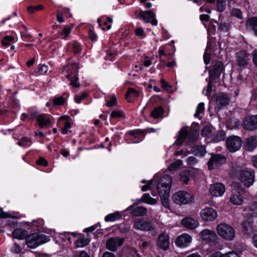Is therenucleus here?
I'll return each instance as SVG.
<instances>
[{
    "label": "nucleus",
    "mask_w": 257,
    "mask_h": 257,
    "mask_svg": "<svg viewBox=\"0 0 257 257\" xmlns=\"http://www.w3.org/2000/svg\"><path fill=\"white\" fill-rule=\"evenodd\" d=\"M244 189L239 183H234L232 185V190L229 196L230 202L234 205H241L244 201Z\"/></svg>",
    "instance_id": "nucleus-1"
},
{
    "label": "nucleus",
    "mask_w": 257,
    "mask_h": 257,
    "mask_svg": "<svg viewBox=\"0 0 257 257\" xmlns=\"http://www.w3.org/2000/svg\"><path fill=\"white\" fill-rule=\"evenodd\" d=\"M78 67L76 64L65 66L63 70V72L65 71L67 73L66 77L70 81V85L76 88L80 87V84L78 82Z\"/></svg>",
    "instance_id": "nucleus-2"
},
{
    "label": "nucleus",
    "mask_w": 257,
    "mask_h": 257,
    "mask_svg": "<svg viewBox=\"0 0 257 257\" xmlns=\"http://www.w3.org/2000/svg\"><path fill=\"white\" fill-rule=\"evenodd\" d=\"M217 233L224 239L231 241L235 236V231L233 227L225 223L219 224L216 227Z\"/></svg>",
    "instance_id": "nucleus-3"
},
{
    "label": "nucleus",
    "mask_w": 257,
    "mask_h": 257,
    "mask_svg": "<svg viewBox=\"0 0 257 257\" xmlns=\"http://www.w3.org/2000/svg\"><path fill=\"white\" fill-rule=\"evenodd\" d=\"M49 240V237L46 235L35 233L28 235L26 241L29 248H34Z\"/></svg>",
    "instance_id": "nucleus-4"
},
{
    "label": "nucleus",
    "mask_w": 257,
    "mask_h": 257,
    "mask_svg": "<svg viewBox=\"0 0 257 257\" xmlns=\"http://www.w3.org/2000/svg\"><path fill=\"white\" fill-rule=\"evenodd\" d=\"M238 179L247 187L251 186L254 181V172L250 168H245L239 172Z\"/></svg>",
    "instance_id": "nucleus-5"
},
{
    "label": "nucleus",
    "mask_w": 257,
    "mask_h": 257,
    "mask_svg": "<svg viewBox=\"0 0 257 257\" xmlns=\"http://www.w3.org/2000/svg\"><path fill=\"white\" fill-rule=\"evenodd\" d=\"M172 183V177L168 175H164L161 179L157 185V189L159 196L165 195V191L168 192L169 195Z\"/></svg>",
    "instance_id": "nucleus-6"
},
{
    "label": "nucleus",
    "mask_w": 257,
    "mask_h": 257,
    "mask_svg": "<svg viewBox=\"0 0 257 257\" xmlns=\"http://www.w3.org/2000/svg\"><path fill=\"white\" fill-rule=\"evenodd\" d=\"M173 201L179 205L187 204L193 200L192 196L184 191L175 193L172 197Z\"/></svg>",
    "instance_id": "nucleus-7"
},
{
    "label": "nucleus",
    "mask_w": 257,
    "mask_h": 257,
    "mask_svg": "<svg viewBox=\"0 0 257 257\" xmlns=\"http://www.w3.org/2000/svg\"><path fill=\"white\" fill-rule=\"evenodd\" d=\"M242 141L240 138L235 136L228 137L226 141L227 150L231 153L235 152L241 147Z\"/></svg>",
    "instance_id": "nucleus-8"
},
{
    "label": "nucleus",
    "mask_w": 257,
    "mask_h": 257,
    "mask_svg": "<svg viewBox=\"0 0 257 257\" xmlns=\"http://www.w3.org/2000/svg\"><path fill=\"white\" fill-rule=\"evenodd\" d=\"M250 56L245 51H240L236 54V63L239 69L242 70L246 68L250 61Z\"/></svg>",
    "instance_id": "nucleus-9"
},
{
    "label": "nucleus",
    "mask_w": 257,
    "mask_h": 257,
    "mask_svg": "<svg viewBox=\"0 0 257 257\" xmlns=\"http://www.w3.org/2000/svg\"><path fill=\"white\" fill-rule=\"evenodd\" d=\"M135 14L137 15L138 18L143 19L145 23H151L154 26L157 25V20L155 19V15L152 11H136Z\"/></svg>",
    "instance_id": "nucleus-10"
},
{
    "label": "nucleus",
    "mask_w": 257,
    "mask_h": 257,
    "mask_svg": "<svg viewBox=\"0 0 257 257\" xmlns=\"http://www.w3.org/2000/svg\"><path fill=\"white\" fill-rule=\"evenodd\" d=\"M124 239L119 237H111L107 240L106 247L107 249L111 251H115L118 247L122 245Z\"/></svg>",
    "instance_id": "nucleus-11"
},
{
    "label": "nucleus",
    "mask_w": 257,
    "mask_h": 257,
    "mask_svg": "<svg viewBox=\"0 0 257 257\" xmlns=\"http://www.w3.org/2000/svg\"><path fill=\"white\" fill-rule=\"evenodd\" d=\"M215 109H220L229 104L230 99L226 93H221L214 96Z\"/></svg>",
    "instance_id": "nucleus-12"
},
{
    "label": "nucleus",
    "mask_w": 257,
    "mask_h": 257,
    "mask_svg": "<svg viewBox=\"0 0 257 257\" xmlns=\"http://www.w3.org/2000/svg\"><path fill=\"white\" fill-rule=\"evenodd\" d=\"M31 117L36 119L38 125L41 128H47L51 124L49 117L44 114L32 113Z\"/></svg>",
    "instance_id": "nucleus-13"
},
{
    "label": "nucleus",
    "mask_w": 257,
    "mask_h": 257,
    "mask_svg": "<svg viewBox=\"0 0 257 257\" xmlns=\"http://www.w3.org/2000/svg\"><path fill=\"white\" fill-rule=\"evenodd\" d=\"M200 216L204 221H212L217 218V213L213 208L208 207L204 208L201 211Z\"/></svg>",
    "instance_id": "nucleus-14"
},
{
    "label": "nucleus",
    "mask_w": 257,
    "mask_h": 257,
    "mask_svg": "<svg viewBox=\"0 0 257 257\" xmlns=\"http://www.w3.org/2000/svg\"><path fill=\"white\" fill-rule=\"evenodd\" d=\"M246 216L245 217V220L242 224L243 231L247 235H249L250 233L253 232L254 229L253 222L252 220V216H250L249 215H247V213L246 212Z\"/></svg>",
    "instance_id": "nucleus-15"
},
{
    "label": "nucleus",
    "mask_w": 257,
    "mask_h": 257,
    "mask_svg": "<svg viewBox=\"0 0 257 257\" xmlns=\"http://www.w3.org/2000/svg\"><path fill=\"white\" fill-rule=\"evenodd\" d=\"M170 237L166 233L160 234L157 239V245L163 250H167L170 246Z\"/></svg>",
    "instance_id": "nucleus-16"
},
{
    "label": "nucleus",
    "mask_w": 257,
    "mask_h": 257,
    "mask_svg": "<svg viewBox=\"0 0 257 257\" xmlns=\"http://www.w3.org/2000/svg\"><path fill=\"white\" fill-rule=\"evenodd\" d=\"M223 70V63L221 61H217L214 65L212 69L209 72L210 80H214L217 77H219Z\"/></svg>",
    "instance_id": "nucleus-17"
},
{
    "label": "nucleus",
    "mask_w": 257,
    "mask_h": 257,
    "mask_svg": "<svg viewBox=\"0 0 257 257\" xmlns=\"http://www.w3.org/2000/svg\"><path fill=\"white\" fill-rule=\"evenodd\" d=\"M243 126L250 131L257 130V114L246 117L243 121Z\"/></svg>",
    "instance_id": "nucleus-18"
},
{
    "label": "nucleus",
    "mask_w": 257,
    "mask_h": 257,
    "mask_svg": "<svg viewBox=\"0 0 257 257\" xmlns=\"http://www.w3.org/2000/svg\"><path fill=\"white\" fill-rule=\"evenodd\" d=\"M134 227L137 229L143 231H149L153 229L151 222L143 220V219H137L134 221Z\"/></svg>",
    "instance_id": "nucleus-19"
},
{
    "label": "nucleus",
    "mask_w": 257,
    "mask_h": 257,
    "mask_svg": "<svg viewBox=\"0 0 257 257\" xmlns=\"http://www.w3.org/2000/svg\"><path fill=\"white\" fill-rule=\"evenodd\" d=\"M209 191L213 196H221L225 191V187L222 183H216L211 185Z\"/></svg>",
    "instance_id": "nucleus-20"
},
{
    "label": "nucleus",
    "mask_w": 257,
    "mask_h": 257,
    "mask_svg": "<svg viewBox=\"0 0 257 257\" xmlns=\"http://www.w3.org/2000/svg\"><path fill=\"white\" fill-rule=\"evenodd\" d=\"M126 210L130 211L131 214L134 216H142L147 212V209L145 207L135 205L129 206Z\"/></svg>",
    "instance_id": "nucleus-21"
},
{
    "label": "nucleus",
    "mask_w": 257,
    "mask_h": 257,
    "mask_svg": "<svg viewBox=\"0 0 257 257\" xmlns=\"http://www.w3.org/2000/svg\"><path fill=\"white\" fill-rule=\"evenodd\" d=\"M224 161L225 158L221 155L218 154L213 155L208 162V169L212 170Z\"/></svg>",
    "instance_id": "nucleus-22"
},
{
    "label": "nucleus",
    "mask_w": 257,
    "mask_h": 257,
    "mask_svg": "<svg viewBox=\"0 0 257 257\" xmlns=\"http://www.w3.org/2000/svg\"><path fill=\"white\" fill-rule=\"evenodd\" d=\"M192 241L191 236L186 233L179 236L175 240L177 246L179 247H186Z\"/></svg>",
    "instance_id": "nucleus-23"
},
{
    "label": "nucleus",
    "mask_w": 257,
    "mask_h": 257,
    "mask_svg": "<svg viewBox=\"0 0 257 257\" xmlns=\"http://www.w3.org/2000/svg\"><path fill=\"white\" fill-rule=\"evenodd\" d=\"M200 234L202 238L207 242H213L217 239V236L216 233L209 229H204L201 232Z\"/></svg>",
    "instance_id": "nucleus-24"
},
{
    "label": "nucleus",
    "mask_w": 257,
    "mask_h": 257,
    "mask_svg": "<svg viewBox=\"0 0 257 257\" xmlns=\"http://www.w3.org/2000/svg\"><path fill=\"white\" fill-rule=\"evenodd\" d=\"M182 225L189 229H194L199 225L198 221L192 217H186L182 220Z\"/></svg>",
    "instance_id": "nucleus-25"
},
{
    "label": "nucleus",
    "mask_w": 257,
    "mask_h": 257,
    "mask_svg": "<svg viewBox=\"0 0 257 257\" xmlns=\"http://www.w3.org/2000/svg\"><path fill=\"white\" fill-rule=\"evenodd\" d=\"M71 235L77 238V240L75 242V244L77 248L85 247L89 243V240L85 238L83 234H77L76 233L71 232Z\"/></svg>",
    "instance_id": "nucleus-26"
},
{
    "label": "nucleus",
    "mask_w": 257,
    "mask_h": 257,
    "mask_svg": "<svg viewBox=\"0 0 257 257\" xmlns=\"http://www.w3.org/2000/svg\"><path fill=\"white\" fill-rule=\"evenodd\" d=\"M257 147V137L251 136L246 139L244 148L245 150L252 151Z\"/></svg>",
    "instance_id": "nucleus-27"
},
{
    "label": "nucleus",
    "mask_w": 257,
    "mask_h": 257,
    "mask_svg": "<svg viewBox=\"0 0 257 257\" xmlns=\"http://www.w3.org/2000/svg\"><path fill=\"white\" fill-rule=\"evenodd\" d=\"M188 131L187 127H183L180 130L179 135L175 144L177 146H180L182 144L185 139L188 137Z\"/></svg>",
    "instance_id": "nucleus-28"
},
{
    "label": "nucleus",
    "mask_w": 257,
    "mask_h": 257,
    "mask_svg": "<svg viewBox=\"0 0 257 257\" xmlns=\"http://www.w3.org/2000/svg\"><path fill=\"white\" fill-rule=\"evenodd\" d=\"M68 49L72 51L74 54H77L81 53L82 47L79 43L74 41L68 45Z\"/></svg>",
    "instance_id": "nucleus-29"
},
{
    "label": "nucleus",
    "mask_w": 257,
    "mask_h": 257,
    "mask_svg": "<svg viewBox=\"0 0 257 257\" xmlns=\"http://www.w3.org/2000/svg\"><path fill=\"white\" fill-rule=\"evenodd\" d=\"M247 28L252 31L254 34L257 36V18L252 17L249 19L246 22Z\"/></svg>",
    "instance_id": "nucleus-30"
},
{
    "label": "nucleus",
    "mask_w": 257,
    "mask_h": 257,
    "mask_svg": "<svg viewBox=\"0 0 257 257\" xmlns=\"http://www.w3.org/2000/svg\"><path fill=\"white\" fill-rule=\"evenodd\" d=\"M12 235L14 238L19 239H23L28 236L27 231L21 228L15 229L12 233Z\"/></svg>",
    "instance_id": "nucleus-31"
},
{
    "label": "nucleus",
    "mask_w": 257,
    "mask_h": 257,
    "mask_svg": "<svg viewBox=\"0 0 257 257\" xmlns=\"http://www.w3.org/2000/svg\"><path fill=\"white\" fill-rule=\"evenodd\" d=\"M140 95L138 91L132 88H129L125 94L126 99L128 102H132L133 98H137Z\"/></svg>",
    "instance_id": "nucleus-32"
},
{
    "label": "nucleus",
    "mask_w": 257,
    "mask_h": 257,
    "mask_svg": "<svg viewBox=\"0 0 257 257\" xmlns=\"http://www.w3.org/2000/svg\"><path fill=\"white\" fill-rule=\"evenodd\" d=\"M14 41V37L12 36H6L3 37L2 40L1 41V44L6 47H8L9 45H11V50H14L15 49V46L13 45H11L12 43Z\"/></svg>",
    "instance_id": "nucleus-33"
},
{
    "label": "nucleus",
    "mask_w": 257,
    "mask_h": 257,
    "mask_svg": "<svg viewBox=\"0 0 257 257\" xmlns=\"http://www.w3.org/2000/svg\"><path fill=\"white\" fill-rule=\"evenodd\" d=\"M199 137V132L197 128H193L192 126L190 131H188V138L190 142L196 141Z\"/></svg>",
    "instance_id": "nucleus-34"
},
{
    "label": "nucleus",
    "mask_w": 257,
    "mask_h": 257,
    "mask_svg": "<svg viewBox=\"0 0 257 257\" xmlns=\"http://www.w3.org/2000/svg\"><path fill=\"white\" fill-rule=\"evenodd\" d=\"M121 217V213L119 211H116L107 215L104 220L106 222H113L120 219Z\"/></svg>",
    "instance_id": "nucleus-35"
},
{
    "label": "nucleus",
    "mask_w": 257,
    "mask_h": 257,
    "mask_svg": "<svg viewBox=\"0 0 257 257\" xmlns=\"http://www.w3.org/2000/svg\"><path fill=\"white\" fill-rule=\"evenodd\" d=\"M192 176L191 171L189 170L183 171L180 174V181L183 182V183L187 184Z\"/></svg>",
    "instance_id": "nucleus-36"
},
{
    "label": "nucleus",
    "mask_w": 257,
    "mask_h": 257,
    "mask_svg": "<svg viewBox=\"0 0 257 257\" xmlns=\"http://www.w3.org/2000/svg\"><path fill=\"white\" fill-rule=\"evenodd\" d=\"M192 152L196 156H203L206 154L205 148L200 145H196L192 147Z\"/></svg>",
    "instance_id": "nucleus-37"
},
{
    "label": "nucleus",
    "mask_w": 257,
    "mask_h": 257,
    "mask_svg": "<svg viewBox=\"0 0 257 257\" xmlns=\"http://www.w3.org/2000/svg\"><path fill=\"white\" fill-rule=\"evenodd\" d=\"M244 211L247 213V215L250 216H257V202L251 204L248 208L244 209Z\"/></svg>",
    "instance_id": "nucleus-38"
},
{
    "label": "nucleus",
    "mask_w": 257,
    "mask_h": 257,
    "mask_svg": "<svg viewBox=\"0 0 257 257\" xmlns=\"http://www.w3.org/2000/svg\"><path fill=\"white\" fill-rule=\"evenodd\" d=\"M164 113V109L162 106L156 107L151 112V115L154 118L161 117Z\"/></svg>",
    "instance_id": "nucleus-39"
},
{
    "label": "nucleus",
    "mask_w": 257,
    "mask_h": 257,
    "mask_svg": "<svg viewBox=\"0 0 257 257\" xmlns=\"http://www.w3.org/2000/svg\"><path fill=\"white\" fill-rule=\"evenodd\" d=\"M141 200L142 202L147 203L151 205H154L157 202V199L153 198L150 196V195L149 194L147 193H145L143 195Z\"/></svg>",
    "instance_id": "nucleus-40"
},
{
    "label": "nucleus",
    "mask_w": 257,
    "mask_h": 257,
    "mask_svg": "<svg viewBox=\"0 0 257 257\" xmlns=\"http://www.w3.org/2000/svg\"><path fill=\"white\" fill-rule=\"evenodd\" d=\"M213 130L214 128L213 127L209 125H205L202 128L201 135L202 136L210 137Z\"/></svg>",
    "instance_id": "nucleus-41"
},
{
    "label": "nucleus",
    "mask_w": 257,
    "mask_h": 257,
    "mask_svg": "<svg viewBox=\"0 0 257 257\" xmlns=\"http://www.w3.org/2000/svg\"><path fill=\"white\" fill-rule=\"evenodd\" d=\"M225 133L222 131H218L215 135L214 138V141L215 142H218L219 141H223L225 139Z\"/></svg>",
    "instance_id": "nucleus-42"
},
{
    "label": "nucleus",
    "mask_w": 257,
    "mask_h": 257,
    "mask_svg": "<svg viewBox=\"0 0 257 257\" xmlns=\"http://www.w3.org/2000/svg\"><path fill=\"white\" fill-rule=\"evenodd\" d=\"M32 143L30 138L28 137L22 138L18 143L20 146L27 147L30 146Z\"/></svg>",
    "instance_id": "nucleus-43"
},
{
    "label": "nucleus",
    "mask_w": 257,
    "mask_h": 257,
    "mask_svg": "<svg viewBox=\"0 0 257 257\" xmlns=\"http://www.w3.org/2000/svg\"><path fill=\"white\" fill-rule=\"evenodd\" d=\"M182 165V161L181 160H178L171 163L168 167V170L170 171H173L177 170Z\"/></svg>",
    "instance_id": "nucleus-44"
},
{
    "label": "nucleus",
    "mask_w": 257,
    "mask_h": 257,
    "mask_svg": "<svg viewBox=\"0 0 257 257\" xmlns=\"http://www.w3.org/2000/svg\"><path fill=\"white\" fill-rule=\"evenodd\" d=\"M165 193H164L165 195L163 196H160L161 197V199L163 205L168 208L169 207V195H168V192L165 191Z\"/></svg>",
    "instance_id": "nucleus-45"
},
{
    "label": "nucleus",
    "mask_w": 257,
    "mask_h": 257,
    "mask_svg": "<svg viewBox=\"0 0 257 257\" xmlns=\"http://www.w3.org/2000/svg\"><path fill=\"white\" fill-rule=\"evenodd\" d=\"M204 103L203 102H201L198 104L196 112L194 114V116L196 117H199L200 114H202L204 111Z\"/></svg>",
    "instance_id": "nucleus-46"
},
{
    "label": "nucleus",
    "mask_w": 257,
    "mask_h": 257,
    "mask_svg": "<svg viewBox=\"0 0 257 257\" xmlns=\"http://www.w3.org/2000/svg\"><path fill=\"white\" fill-rule=\"evenodd\" d=\"M117 100L115 95L112 94L110 96V99L106 101V105L107 107H111L116 105Z\"/></svg>",
    "instance_id": "nucleus-47"
},
{
    "label": "nucleus",
    "mask_w": 257,
    "mask_h": 257,
    "mask_svg": "<svg viewBox=\"0 0 257 257\" xmlns=\"http://www.w3.org/2000/svg\"><path fill=\"white\" fill-rule=\"evenodd\" d=\"M239 125V121L238 120L235 118H230L228 121V126H229L230 129L236 128L238 127Z\"/></svg>",
    "instance_id": "nucleus-48"
},
{
    "label": "nucleus",
    "mask_w": 257,
    "mask_h": 257,
    "mask_svg": "<svg viewBox=\"0 0 257 257\" xmlns=\"http://www.w3.org/2000/svg\"><path fill=\"white\" fill-rule=\"evenodd\" d=\"M230 14L232 16L236 17L238 19H241L242 18V12L238 9L233 8L230 11Z\"/></svg>",
    "instance_id": "nucleus-49"
},
{
    "label": "nucleus",
    "mask_w": 257,
    "mask_h": 257,
    "mask_svg": "<svg viewBox=\"0 0 257 257\" xmlns=\"http://www.w3.org/2000/svg\"><path fill=\"white\" fill-rule=\"evenodd\" d=\"M48 71V66L45 65H40L36 69L35 72L39 73L41 75H43Z\"/></svg>",
    "instance_id": "nucleus-50"
},
{
    "label": "nucleus",
    "mask_w": 257,
    "mask_h": 257,
    "mask_svg": "<svg viewBox=\"0 0 257 257\" xmlns=\"http://www.w3.org/2000/svg\"><path fill=\"white\" fill-rule=\"evenodd\" d=\"M230 27H231V26L229 23H226V22H223V23H220L219 24L218 29L221 31L227 32L229 31Z\"/></svg>",
    "instance_id": "nucleus-51"
},
{
    "label": "nucleus",
    "mask_w": 257,
    "mask_h": 257,
    "mask_svg": "<svg viewBox=\"0 0 257 257\" xmlns=\"http://www.w3.org/2000/svg\"><path fill=\"white\" fill-rule=\"evenodd\" d=\"M43 8L44 7L41 5L36 6H30L27 8V10L30 13H34L35 12L43 10Z\"/></svg>",
    "instance_id": "nucleus-52"
},
{
    "label": "nucleus",
    "mask_w": 257,
    "mask_h": 257,
    "mask_svg": "<svg viewBox=\"0 0 257 257\" xmlns=\"http://www.w3.org/2000/svg\"><path fill=\"white\" fill-rule=\"evenodd\" d=\"M226 0H217V7L219 12H222L224 11L225 7Z\"/></svg>",
    "instance_id": "nucleus-53"
},
{
    "label": "nucleus",
    "mask_w": 257,
    "mask_h": 257,
    "mask_svg": "<svg viewBox=\"0 0 257 257\" xmlns=\"http://www.w3.org/2000/svg\"><path fill=\"white\" fill-rule=\"evenodd\" d=\"M188 165L193 167L198 163V160L194 157H189L186 160Z\"/></svg>",
    "instance_id": "nucleus-54"
},
{
    "label": "nucleus",
    "mask_w": 257,
    "mask_h": 257,
    "mask_svg": "<svg viewBox=\"0 0 257 257\" xmlns=\"http://www.w3.org/2000/svg\"><path fill=\"white\" fill-rule=\"evenodd\" d=\"M65 101V99L63 96H59L53 99L54 105H61L63 104Z\"/></svg>",
    "instance_id": "nucleus-55"
},
{
    "label": "nucleus",
    "mask_w": 257,
    "mask_h": 257,
    "mask_svg": "<svg viewBox=\"0 0 257 257\" xmlns=\"http://www.w3.org/2000/svg\"><path fill=\"white\" fill-rule=\"evenodd\" d=\"M87 95L88 93L86 92L81 93L80 95H76L74 98L75 101L77 103H79L82 100L84 99Z\"/></svg>",
    "instance_id": "nucleus-56"
},
{
    "label": "nucleus",
    "mask_w": 257,
    "mask_h": 257,
    "mask_svg": "<svg viewBox=\"0 0 257 257\" xmlns=\"http://www.w3.org/2000/svg\"><path fill=\"white\" fill-rule=\"evenodd\" d=\"M72 28L69 26H65L60 34L61 35H64L65 38L67 37L71 31Z\"/></svg>",
    "instance_id": "nucleus-57"
},
{
    "label": "nucleus",
    "mask_w": 257,
    "mask_h": 257,
    "mask_svg": "<svg viewBox=\"0 0 257 257\" xmlns=\"http://www.w3.org/2000/svg\"><path fill=\"white\" fill-rule=\"evenodd\" d=\"M142 242V244H140L139 246L141 249L142 250H145L146 248L149 247L151 245V242L150 241H145L143 239L141 240Z\"/></svg>",
    "instance_id": "nucleus-58"
},
{
    "label": "nucleus",
    "mask_w": 257,
    "mask_h": 257,
    "mask_svg": "<svg viewBox=\"0 0 257 257\" xmlns=\"http://www.w3.org/2000/svg\"><path fill=\"white\" fill-rule=\"evenodd\" d=\"M110 117L112 118H119L124 117V115L120 111H113L110 114Z\"/></svg>",
    "instance_id": "nucleus-59"
},
{
    "label": "nucleus",
    "mask_w": 257,
    "mask_h": 257,
    "mask_svg": "<svg viewBox=\"0 0 257 257\" xmlns=\"http://www.w3.org/2000/svg\"><path fill=\"white\" fill-rule=\"evenodd\" d=\"M36 163L38 165L42 166H47L48 165V162L44 158H40L37 161Z\"/></svg>",
    "instance_id": "nucleus-60"
},
{
    "label": "nucleus",
    "mask_w": 257,
    "mask_h": 257,
    "mask_svg": "<svg viewBox=\"0 0 257 257\" xmlns=\"http://www.w3.org/2000/svg\"><path fill=\"white\" fill-rule=\"evenodd\" d=\"M97 22L99 23V26H101L103 24V25L105 27H102V29L103 30H109L110 29L111 25H108L107 22H105V21L103 22V23L102 24L101 22V20L100 19H98L97 20Z\"/></svg>",
    "instance_id": "nucleus-61"
},
{
    "label": "nucleus",
    "mask_w": 257,
    "mask_h": 257,
    "mask_svg": "<svg viewBox=\"0 0 257 257\" xmlns=\"http://www.w3.org/2000/svg\"><path fill=\"white\" fill-rule=\"evenodd\" d=\"M88 35L89 38L92 41H95L96 40L97 35L93 31L89 30Z\"/></svg>",
    "instance_id": "nucleus-62"
},
{
    "label": "nucleus",
    "mask_w": 257,
    "mask_h": 257,
    "mask_svg": "<svg viewBox=\"0 0 257 257\" xmlns=\"http://www.w3.org/2000/svg\"><path fill=\"white\" fill-rule=\"evenodd\" d=\"M56 19L57 21L59 23H63L64 22L62 12L57 11Z\"/></svg>",
    "instance_id": "nucleus-63"
},
{
    "label": "nucleus",
    "mask_w": 257,
    "mask_h": 257,
    "mask_svg": "<svg viewBox=\"0 0 257 257\" xmlns=\"http://www.w3.org/2000/svg\"><path fill=\"white\" fill-rule=\"evenodd\" d=\"M135 34L137 36L145 37L144 32L142 28H138L135 30Z\"/></svg>",
    "instance_id": "nucleus-64"
}]
</instances>
